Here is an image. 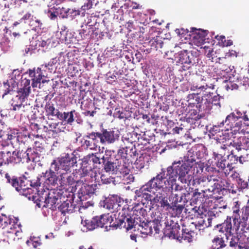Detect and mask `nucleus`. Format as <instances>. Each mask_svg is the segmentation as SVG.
Segmentation results:
<instances>
[{"mask_svg":"<svg viewBox=\"0 0 249 249\" xmlns=\"http://www.w3.org/2000/svg\"><path fill=\"white\" fill-rule=\"evenodd\" d=\"M214 86H215L213 84H211L209 86L206 84L205 86H201L199 87H198V86H193V88L194 89L196 88V89H200L204 91L208 90V91H206V92L211 94V93L213 94V93L211 92L210 89H213L214 88Z\"/></svg>","mask_w":249,"mask_h":249,"instance_id":"58","label":"nucleus"},{"mask_svg":"<svg viewBox=\"0 0 249 249\" xmlns=\"http://www.w3.org/2000/svg\"><path fill=\"white\" fill-rule=\"evenodd\" d=\"M96 18L94 16H90L88 20L86 28L89 27V30H91V32H94V29L98 28L97 26Z\"/></svg>","mask_w":249,"mask_h":249,"instance_id":"49","label":"nucleus"},{"mask_svg":"<svg viewBox=\"0 0 249 249\" xmlns=\"http://www.w3.org/2000/svg\"><path fill=\"white\" fill-rule=\"evenodd\" d=\"M189 119H193L195 121H198L204 116V114H199L196 109H190L186 115Z\"/></svg>","mask_w":249,"mask_h":249,"instance_id":"48","label":"nucleus"},{"mask_svg":"<svg viewBox=\"0 0 249 249\" xmlns=\"http://www.w3.org/2000/svg\"><path fill=\"white\" fill-rule=\"evenodd\" d=\"M231 218L228 216L224 223L216 225L218 230L221 232H226L225 235L227 237L228 234H231L232 229Z\"/></svg>","mask_w":249,"mask_h":249,"instance_id":"32","label":"nucleus"},{"mask_svg":"<svg viewBox=\"0 0 249 249\" xmlns=\"http://www.w3.org/2000/svg\"><path fill=\"white\" fill-rule=\"evenodd\" d=\"M30 80L26 78H21L20 88L18 91V96L20 99L24 101L31 93Z\"/></svg>","mask_w":249,"mask_h":249,"instance_id":"22","label":"nucleus"},{"mask_svg":"<svg viewBox=\"0 0 249 249\" xmlns=\"http://www.w3.org/2000/svg\"><path fill=\"white\" fill-rule=\"evenodd\" d=\"M189 107H196L199 111L204 110L205 105L203 104V99L198 96V93L189 95Z\"/></svg>","mask_w":249,"mask_h":249,"instance_id":"27","label":"nucleus"},{"mask_svg":"<svg viewBox=\"0 0 249 249\" xmlns=\"http://www.w3.org/2000/svg\"><path fill=\"white\" fill-rule=\"evenodd\" d=\"M193 232L188 229H185L182 231L181 239L191 242L192 238V234Z\"/></svg>","mask_w":249,"mask_h":249,"instance_id":"54","label":"nucleus"},{"mask_svg":"<svg viewBox=\"0 0 249 249\" xmlns=\"http://www.w3.org/2000/svg\"><path fill=\"white\" fill-rule=\"evenodd\" d=\"M184 208V205L181 204L171 205L169 209H172L177 216H179Z\"/></svg>","mask_w":249,"mask_h":249,"instance_id":"55","label":"nucleus"},{"mask_svg":"<svg viewBox=\"0 0 249 249\" xmlns=\"http://www.w3.org/2000/svg\"><path fill=\"white\" fill-rule=\"evenodd\" d=\"M210 170L213 172L212 175V178L213 180V188H214V192L217 190V192L219 190L228 191L232 194L236 193V191L233 189V184H231V180L227 178V176L220 172L219 170H217L215 168L209 167Z\"/></svg>","mask_w":249,"mask_h":249,"instance_id":"4","label":"nucleus"},{"mask_svg":"<svg viewBox=\"0 0 249 249\" xmlns=\"http://www.w3.org/2000/svg\"><path fill=\"white\" fill-rule=\"evenodd\" d=\"M121 203H124V201L122 202L117 196H113L109 197L104 201V207L111 213L118 212L120 210L123 211L125 210V206H127V204L122 206Z\"/></svg>","mask_w":249,"mask_h":249,"instance_id":"17","label":"nucleus"},{"mask_svg":"<svg viewBox=\"0 0 249 249\" xmlns=\"http://www.w3.org/2000/svg\"><path fill=\"white\" fill-rule=\"evenodd\" d=\"M68 203V213H71L76 211L77 209H79V207L76 206L74 202H71L70 200H67Z\"/></svg>","mask_w":249,"mask_h":249,"instance_id":"62","label":"nucleus"},{"mask_svg":"<svg viewBox=\"0 0 249 249\" xmlns=\"http://www.w3.org/2000/svg\"><path fill=\"white\" fill-rule=\"evenodd\" d=\"M210 178H212V175L207 177H197L194 179L193 185L197 187L196 191H198L200 189L203 193H206L207 191L214 192L213 180L212 178L210 179Z\"/></svg>","mask_w":249,"mask_h":249,"instance_id":"12","label":"nucleus"},{"mask_svg":"<svg viewBox=\"0 0 249 249\" xmlns=\"http://www.w3.org/2000/svg\"><path fill=\"white\" fill-rule=\"evenodd\" d=\"M39 197L37 205L39 208L41 207L48 208L53 211L56 210L57 206L59 204L58 195L56 194L54 191H49L44 190L40 194L38 193Z\"/></svg>","mask_w":249,"mask_h":249,"instance_id":"9","label":"nucleus"},{"mask_svg":"<svg viewBox=\"0 0 249 249\" xmlns=\"http://www.w3.org/2000/svg\"><path fill=\"white\" fill-rule=\"evenodd\" d=\"M124 140L128 142V144L124 143V145L121 144L117 151V155L124 161H127L132 163V159L138 155V153L135 144H133V142H135V140L130 139L128 138H124ZM124 141V139H122Z\"/></svg>","mask_w":249,"mask_h":249,"instance_id":"8","label":"nucleus"},{"mask_svg":"<svg viewBox=\"0 0 249 249\" xmlns=\"http://www.w3.org/2000/svg\"><path fill=\"white\" fill-rule=\"evenodd\" d=\"M202 170L201 166L192 156L184 157V160L174 161L172 165L167 168H162L161 170L160 178H165L168 177V179L170 182L175 183L176 178L178 177V179L183 184H189L193 179V171L197 167V165ZM162 179V178H161Z\"/></svg>","mask_w":249,"mask_h":249,"instance_id":"1","label":"nucleus"},{"mask_svg":"<svg viewBox=\"0 0 249 249\" xmlns=\"http://www.w3.org/2000/svg\"><path fill=\"white\" fill-rule=\"evenodd\" d=\"M155 227L154 223L150 220L148 221L145 218L141 217L138 230H140L142 234L150 235L153 233V230L155 231Z\"/></svg>","mask_w":249,"mask_h":249,"instance_id":"23","label":"nucleus"},{"mask_svg":"<svg viewBox=\"0 0 249 249\" xmlns=\"http://www.w3.org/2000/svg\"><path fill=\"white\" fill-rule=\"evenodd\" d=\"M97 219V216H95L91 220H86L84 221V226H86L89 230H93L99 227Z\"/></svg>","mask_w":249,"mask_h":249,"instance_id":"42","label":"nucleus"},{"mask_svg":"<svg viewBox=\"0 0 249 249\" xmlns=\"http://www.w3.org/2000/svg\"><path fill=\"white\" fill-rule=\"evenodd\" d=\"M31 152V149H28L26 151L22 150L21 152V163H28L31 160H35V159L32 158V155L29 154Z\"/></svg>","mask_w":249,"mask_h":249,"instance_id":"50","label":"nucleus"},{"mask_svg":"<svg viewBox=\"0 0 249 249\" xmlns=\"http://www.w3.org/2000/svg\"><path fill=\"white\" fill-rule=\"evenodd\" d=\"M12 164V153L10 151L0 152V167L3 164Z\"/></svg>","mask_w":249,"mask_h":249,"instance_id":"36","label":"nucleus"},{"mask_svg":"<svg viewBox=\"0 0 249 249\" xmlns=\"http://www.w3.org/2000/svg\"><path fill=\"white\" fill-rule=\"evenodd\" d=\"M163 183L161 180L157 175L150 179L147 183L141 187L139 190H137L136 194L139 197L144 198L146 200H150L152 202V196L147 193H154L153 190L160 189V187L163 186Z\"/></svg>","mask_w":249,"mask_h":249,"instance_id":"7","label":"nucleus"},{"mask_svg":"<svg viewBox=\"0 0 249 249\" xmlns=\"http://www.w3.org/2000/svg\"><path fill=\"white\" fill-rule=\"evenodd\" d=\"M149 43L151 49H155L156 50L161 49L164 44L162 38L159 36H156L150 40Z\"/></svg>","mask_w":249,"mask_h":249,"instance_id":"38","label":"nucleus"},{"mask_svg":"<svg viewBox=\"0 0 249 249\" xmlns=\"http://www.w3.org/2000/svg\"><path fill=\"white\" fill-rule=\"evenodd\" d=\"M21 151L15 150L12 152V164L21 163Z\"/></svg>","mask_w":249,"mask_h":249,"instance_id":"45","label":"nucleus"},{"mask_svg":"<svg viewBox=\"0 0 249 249\" xmlns=\"http://www.w3.org/2000/svg\"><path fill=\"white\" fill-rule=\"evenodd\" d=\"M25 107H26L27 108L22 109V111L23 112L29 110L32 108V107L30 106V104H26L23 105L22 104H16L14 106H13V110L14 111L19 110L20 109V108H24Z\"/></svg>","mask_w":249,"mask_h":249,"instance_id":"60","label":"nucleus"},{"mask_svg":"<svg viewBox=\"0 0 249 249\" xmlns=\"http://www.w3.org/2000/svg\"><path fill=\"white\" fill-rule=\"evenodd\" d=\"M247 137L246 136H240L236 139L232 140V142H230V144L232 145L238 150H241V149H246V147H247Z\"/></svg>","mask_w":249,"mask_h":249,"instance_id":"33","label":"nucleus"},{"mask_svg":"<svg viewBox=\"0 0 249 249\" xmlns=\"http://www.w3.org/2000/svg\"><path fill=\"white\" fill-rule=\"evenodd\" d=\"M239 241L238 242V248L239 249H247L248 247L249 242V237H247V235L242 233L239 236Z\"/></svg>","mask_w":249,"mask_h":249,"instance_id":"41","label":"nucleus"},{"mask_svg":"<svg viewBox=\"0 0 249 249\" xmlns=\"http://www.w3.org/2000/svg\"><path fill=\"white\" fill-rule=\"evenodd\" d=\"M77 158L73 154L64 153L54 159L51 163L52 168L57 173L71 172V168L77 163Z\"/></svg>","mask_w":249,"mask_h":249,"instance_id":"5","label":"nucleus"},{"mask_svg":"<svg viewBox=\"0 0 249 249\" xmlns=\"http://www.w3.org/2000/svg\"><path fill=\"white\" fill-rule=\"evenodd\" d=\"M123 217L125 218V221L126 222V226L124 227L126 231H128L133 229V228H136L139 226V221L140 220L141 217H135L132 218L130 216L127 217L126 216H124Z\"/></svg>","mask_w":249,"mask_h":249,"instance_id":"35","label":"nucleus"},{"mask_svg":"<svg viewBox=\"0 0 249 249\" xmlns=\"http://www.w3.org/2000/svg\"><path fill=\"white\" fill-rule=\"evenodd\" d=\"M187 33L190 32L189 36L192 37V38L198 43H204L206 39L208 31L207 30H204L200 29H196L194 27L190 28V31L186 29Z\"/></svg>","mask_w":249,"mask_h":249,"instance_id":"21","label":"nucleus"},{"mask_svg":"<svg viewBox=\"0 0 249 249\" xmlns=\"http://www.w3.org/2000/svg\"><path fill=\"white\" fill-rule=\"evenodd\" d=\"M173 198L171 203V205L178 204L179 202H181L182 200L183 196H187L189 193L188 191L186 193H175L173 194Z\"/></svg>","mask_w":249,"mask_h":249,"instance_id":"44","label":"nucleus"},{"mask_svg":"<svg viewBox=\"0 0 249 249\" xmlns=\"http://www.w3.org/2000/svg\"><path fill=\"white\" fill-rule=\"evenodd\" d=\"M125 213H123L122 215L120 217H119L118 218H115V221L112 219L111 218V221L109 222V227H112L117 229L119 228L120 229L124 228L125 226H126V222L125 221V218L123 217V215Z\"/></svg>","mask_w":249,"mask_h":249,"instance_id":"37","label":"nucleus"},{"mask_svg":"<svg viewBox=\"0 0 249 249\" xmlns=\"http://www.w3.org/2000/svg\"><path fill=\"white\" fill-rule=\"evenodd\" d=\"M96 135L100 139L101 143L111 144L119 141L120 132L118 130L103 129L101 132H96Z\"/></svg>","mask_w":249,"mask_h":249,"instance_id":"11","label":"nucleus"},{"mask_svg":"<svg viewBox=\"0 0 249 249\" xmlns=\"http://www.w3.org/2000/svg\"><path fill=\"white\" fill-rule=\"evenodd\" d=\"M110 152V151H106V157L104 156L101 158V164L103 163L104 165V169L106 172H112L114 173H116V169L115 166L116 163L115 160L114 161H111L110 160V157H109L110 155H108L107 154V153Z\"/></svg>","mask_w":249,"mask_h":249,"instance_id":"28","label":"nucleus"},{"mask_svg":"<svg viewBox=\"0 0 249 249\" xmlns=\"http://www.w3.org/2000/svg\"><path fill=\"white\" fill-rule=\"evenodd\" d=\"M97 163H101V159L96 155L91 154L84 157L76 176L80 178L78 182L89 183L96 180L97 173L92 170L91 165Z\"/></svg>","mask_w":249,"mask_h":249,"instance_id":"2","label":"nucleus"},{"mask_svg":"<svg viewBox=\"0 0 249 249\" xmlns=\"http://www.w3.org/2000/svg\"><path fill=\"white\" fill-rule=\"evenodd\" d=\"M82 28H83L79 30L78 32L81 38L84 39L90 35L91 31L89 30V27L86 28V26L85 27H84V26H82Z\"/></svg>","mask_w":249,"mask_h":249,"instance_id":"61","label":"nucleus"},{"mask_svg":"<svg viewBox=\"0 0 249 249\" xmlns=\"http://www.w3.org/2000/svg\"><path fill=\"white\" fill-rule=\"evenodd\" d=\"M116 163L115 168L116 169V174L120 173L124 176V177H126L127 183H130L133 181L134 178L132 175L129 174V166L130 164L131 163L127 161L122 159H117L115 160Z\"/></svg>","mask_w":249,"mask_h":249,"instance_id":"15","label":"nucleus"},{"mask_svg":"<svg viewBox=\"0 0 249 249\" xmlns=\"http://www.w3.org/2000/svg\"><path fill=\"white\" fill-rule=\"evenodd\" d=\"M224 126L223 122H221L220 123H217L213 126V127L211 129V132L213 135L216 134L218 132H220V130L223 131L222 128Z\"/></svg>","mask_w":249,"mask_h":249,"instance_id":"57","label":"nucleus"},{"mask_svg":"<svg viewBox=\"0 0 249 249\" xmlns=\"http://www.w3.org/2000/svg\"><path fill=\"white\" fill-rule=\"evenodd\" d=\"M18 221L17 218L13 219L2 214L0 215V228H9L12 230L11 232L18 236V233L21 231L20 224L18 223Z\"/></svg>","mask_w":249,"mask_h":249,"instance_id":"14","label":"nucleus"},{"mask_svg":"<svg viewBox=\"0 0 249 249\" xmlns=\"http://www.w3.org/2000/svg\"><path fill=\"white\" fill-rule=\"evenodd\" d=\"M71 172H62L60 174L59 178V182L60 186L62 187L71 186L75 183L77 184H88L89 183H83L82 182H78L79 178L76 177L78 171H76L75 175L70 174Z\"/></svg>","mask_w":249,"mask_h":249,"instance_id":"16","label":"nucleus"},{"mask_svg":"<svg viewBox=\"0 0 249 249\" xmlns=\"http://www.w3.org/2000/svg\"><path fill=\"white\" fill-rule=\"evenodd\" d=\"M111 218V216H109L108 215H102L100 216H97L99 227H107Z\"/></svg>","mask_w":249,"mask_h":249,"instance_id":"43","label":"nucleus"},{"mask_svg":"<svg viewBox=\"0 0 249 249\" xmlns=\"http://www.w3.org/2000/svg\"><path fill=\"white\" fill-rule=\"evenodd\" d=\"M54 169L50 168L48 170H47L45 173L44 177L46 178L45 182L50 187H54L58 186V181L59 182V176H57L55 173Z\"/></svg>","mask_w":249,"mask_h":249,"instance_id":"25","label":"nucleus"},{"mask_svg":"<svg viewBox=\"0 0 249 249\" xmlns=\"http://www.w3.org/2000/svg\"><path fill=\"white\" fill-rule=\"evenodd\" d=\"M23 1L24 2H32L34 1V0H14L13 2H9L4 3V7L8 8H16L18 6H20V4L21 3V1Z\"/></svg>","mask_w":249,"mask_h":249,"instance_id":"51","label":"nucleus"},{"mask_svg":"<svg viewBox=\"0 0 249 249\" xmlns=\"http://www.w3.org/2000/svg\"><path fill=\"white\" fill-rule=\"evenodd\" d=\"M239 82H237V83H235V80H234V78H230L229 81L227 82L226 85L225 87L227 90H233V89H237L240 86V84H239Z\"/></svg>","mask_w":249,"mask_h":249,"instance_id":"52","label":"nucleus"},{"mask_svg":"<svg viewBox=\"0 0 249 249\" xmlns=\"http://www.w3.org/2000/svg\"><path fill=\"white\" fill-rule=\"evenodd\" d=\"M215 38L217 40H220L221 43H223V45L224 46H230L232 45V41L231 39L228 40L227 41L226 40V38L225 36H215Z\"/></svg>","mask_w":249,"mask_h":249,"instance_id":"63","label":"nucleus"},{"mask_svg":"<svg viewBox=\"0 0 249 249\" xmlns=\"http://www.w3.org/2000/svg\"><path fill=\"white\" fill-rule=\"evenodd\" d=\"M62 12L61 14H62L63 12H64L66 15H63V17L66 18H74L75 17H76L78 15H79L80 14V11L78 10H76L75 8L74 9H70V8H65L62 7L61 9Z\"/></svg>","mask_w":249,"mask_h":249,"instance_id":"40","label":"nucleus"},{"mask_svg":"<svg viewBox=\"0 0 249 249\" xmlns=\"http://www.w3.org/2000/svg\"><path fill=\"white\" fill-rule=\"evenodd\" d=\"M213 247L214 249H220L226 247V245L225 244L223 238L219 237H216L212 240Z\"/></svg>","mask_w":249,"mask_h":249,"instance_id":"46","label":"nucleus"},{"mask_svg":"<svg viewBox=\"0 0 249 249\" xmlns=\"http://www.w3.org/2000/svg\"><path fill=\"white\" fill-rule=\"evenodd\" d=\"M205 193L198 192V191H196L193 193V195L191 199L192 203L194 204L200 203L202 204L204 201V197Z\"/></svg>","mask_w":249,"mask_h":249,"instance_id":"39","label":"nucleus"},{"mask_svg":"<svg viewBox=\"0 0 249 249\" xmlns=\"http://www.w3.org/2000/svg\"><path fill=\"white\" fill-rule=\"evenodd\" d=\"M213 158L215 160H217L216 163V166L222 171H223L226 175L229 174L228 170L226 169V165L228 163L227 160L224 158L222 153L217 152H213Z\"/></svg>","mask_w":249,"mask_h":249,"instance_id":"30","label":"nucleus"},{"mask_svg":"<svg viewBox=\"0 0 249 249\" xmlns=\"http://www.w3.org/2000/svg\"><path fill=\"white\" fill-rule=\"evenodd\" d=\"M157 176H159V178L161 180L163 183V186L160 187V189H167L168 190L171 189L172 191H174L176 193H184V188L182 186H180L177 183V181H175V183L173 182H170L168 179V177L162 179L160 178V174H158Z\"/></svg>","mask_w":249,"mask_h":249,"instance_id":"24","label":"nucleus"},{"mask_svg":"<svg viewBox=\"0 0 249 249\" xmlns=\"http://www.w3.org/2000/svg\"><path fill=\"white\" fill-rule=\"evenodd\" d=\"M134 165L136 168L140 170L144 168L145 166V162L144 161V157L142 156L139 157L134 163Z\"/></svg>","mask_w":249,"mask_h":249,"instance_id":"56","label":"nucleus"},{"mask_svg":"<svg viewBox=\"0 0 249 249\" xmlns=\"http://www.w3.org/2000/svg\"><path fill=\"white\" fill-rule=\"evenodd\" d=\"M138 144L137 147L138 149H141V150H145L149 148L148 144H149V139L141 138H138Z\"/></svg>","mask_w":249,"mask_h":249,"instance_id":"47","label":"nucleus"},{"mask_svg":"<svg viewBox=\"0 0 249 249\" xmlns=\"http://www.w3.org/2000/svg\"><path fill=\"white\" fill-rule=\"evenodd\" d=\"M78 116H79V113L75 109H72L69 112H61L58 120L63 121L65 124L71 125L73 124L75 120L77 124H81L83 120Z\"/></svg>","mask_w":249,"mask_h":249,"instance_id":"18","label":"nucleus"},{"mask_svg":"<svg viewBox=\"0 0 249 249\" xmlns=\"http://www.w3.org/2000/svg\"><path fill=\"white\" fill-rule=\"evenodd\" d=\"M23 24L36 28H40L42 23L39 19L35 17L30 12H27L18 21L14 22L11 27L14 29L18 26L20 27Z\"/></svg>","mask_w":249,"mask_h":249,"instance_id":"10","label":"nucleus"},{"mask_svg":"<svg viewBox=\"0 0 249 249\" xmlns=\"http://www.w3.org/2000/svg\"><path fill=\"white\" fill-rule=\"evenodd\" d=\"M29 75L32 78V85L33 88L37 87L38 85L40 86L41 80L44 76L41 68H37L36 71L35 70H29Z\"/></svg>","mask_w":249,"mask_h":249,"instance_id":"29","label":"nucleus"},{"mask_svg":"<svg viewBox=\"0 0 249 249\" xmlns=\"http://www.w3.org/2000/svg\"><path fill=\"white\" fill-rule=\"evenodd\" d=\"M152 220L150 221L154 223L155 225V233H159L160 231V226H161L160 222L163 218L162 214L159 211H156L151 214Z\"/></svg>","mask_w":249,"mask_h":249,"instance_id":"34","label":"nucleus"},{"mask_svg":"<svg viewBox=\"0 0 249 249\" xmlns=\"http://www.w3.org/2000/svg\"><path fill=\"white\" fill-rule=\"evenodd\" d=\"M44 109L46 115L48 118L51 117H55L58 120L59 119L61 112L55 107L53 104L47 102Z\"/></svg>","mask_w":249,"mask_h":249,"instance_id":"31","label":"nucleus"},{"mask_svg":"<svg viewBox=\"0 0 249 249\" xmlns=\"http://www.w3.org/2000/svg\"><path fill=\"white\" fill-rule=\"evenodd\" d=\"M34 148L36 151L40 153L45 152L44 145L39 141L35 142Z\"/></svg>","mask_w":249,"mask_h":249,"instance_id":"64","label":"nucleus"},{"mask_svg":"<svg viewBox=\"0 0 249 249\" xmlns=\"http://www.w3.org/2000/svg\"><path fill=\"white\" fill-rule=\"evenodd\" d=\"M240 120L242 121V123L247 125H249V110L241 112V115L240 116Z\"/></svg>","mask_w":249,"mask_h":249,"instance_id":"59","label":"nucleus"},{"mask_svg":"<svg viewBox=\"0 0 249 249\" xmlns=\"http://www.w3.org/2000/svg\"><path fill=\"white\" fill-rule=\"evenodd\" d=\"M96 133L93 132L85 136L81 141V146L85 149L96 150L98 140Z\"/></svg>","mask_w":249,"mask_h":249,"instance_id":"19","label":"nucleus"},{"mask_svg":"<svg viewBox=\"0 0 249 249\" xmlns=\"http://www.w3.org/2000/svg\"><path fill=\"white\" fill-rule=\"evenodd\" d=\"M168 200L167 193L162 190L155 194V196L152 199V202L154 204L159 203V207L160 206L168 210L169 207H171V205L168 202Z\"/></svg>","mask_w":249,"mask_h":249,"instance_id":"20","label":"nucleus"},{"mask_svg":"<svg viewBox=\"0 0 249 249\" xmlns=\"http://www.w3.org/2000/svg\"><path fill=\"white\" fill-rule=\"evenodd\" d=\"M241 115V111L235 110V112L229 114L225 120H223L224 128L226 130L223 135L232 134L233 132L239 131L242 125V121L240 120V116Z\"/></svg>","mask_w":249,"mask_h":249,"instance_id":"6","label":"nucleus"},{"mask_svg":"<svg viewBox=\"0 0 249 249\" xmlns=\"http://www.w3.org/2000/svg\"><path fill=\"white\" fill-rule=\"evenodd\" d=\"M195 58L192 53L187 50L181 51L179 54V59L178 61L180 67L179 70L186 71L189 70L196 63Z\"/></svg>","mask_w":249,"mask_h":249,"instance_id":"13","label":"nucleus"},{"mask_svg":"<svg viewBox=\"0 0 249 249\" xmlns=\"http://www.w3.org/2000/svg\"><path fill=\"white\" fill-rule=\"evenodd\" d=\"M6 182L11 185L20 195L27 196L32 193V189L30 187L36 188L40 186V178L37 177L36 179L31 181L27 180L24 177H17L11 176L8 173L5 175Z\"/></svg>","mask_w":249,"mask_h":249,"instance_id":"3","label":"nucleus"},{"mask_svg":"<svg viewBox=\"0 0 249 249\" xmlns=\"http://www.w3.org/2000/svg\"><path fill=\"white\" fill-rule=\"evenodd\" d=\"M100 178L101 182L102 183V184H109L112 182L113 184H115V178L112 177L111 176H109L103 174L100 176Z\"/></svg>","mask_w":249,"mask_h":249,"instance_id":"53","label":"nucleus"},{"mask_svg":"<svg viewBox=\"0 0 249 249\" xmlns=\"http://www.w3.org/2000/svg\"><path fill=\"white\" fill-rule=\"evenodd\" d=\"M170 225H166L165 232L169 237L173 239H178L180 237L179 230L180 226L177 223L171 221Z\"/></svg>","mask_w":249,"mask_h":249,"instance_id":"26","label":"nucleus"}]
</instances>
